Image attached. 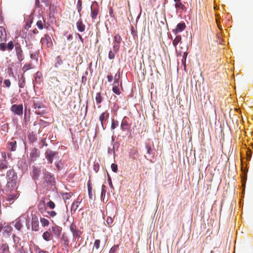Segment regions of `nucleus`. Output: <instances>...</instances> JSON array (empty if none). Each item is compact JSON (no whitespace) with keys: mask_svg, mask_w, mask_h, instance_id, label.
<instances>
[{"mask_svg":"<svg viewBox=\"0 0 253 253\" xmlns=\"http://www.w3.org/2000/svg\"><path fill=\"white\" fill-rule=\"evenodd\" d=\"M8 73L10 76L14 77V74H13V72H12V69H9Z\"/></svg>","mask_w":253,"mask_h":253,"instance_id":"e2e57ef3","label":"nucleus"},{"mask_svg":"<svg viewBox=\"0 0 253 253\" xmlns=\"http://www.w3.org/2000/svg\"><path fill=\"white\" fill-rule=\"evenodd\" d=\"M186 28L185 24L184 22L178 23L177 25L176 28L173 30V32L175 35L178 33L183 31Z\"/></svg>","mask_w":253,"mask_h":253,"instance_id":"dca6fc26","label":"nucleus"},{"mask_svg":"<svg viewBox=\"0 0 253 253\" xmlns=\"http://www.w3.org/2000/svg\"><path fill=\"white\" fill-rule=\"evenodd\" d=\"M129 127L130 125L128 123V122L127 120V117H125L123 118L121 124V129L124 131L127 130L129 128Z\"/></svg>","mask_w":253,"mask_h":253,"instance_id":"ddd939ff","label":"nucleus"},{"mask_svg":"<svg viewBox=\"0 0 253 253\" xmlns=\"http://www.w3.org/2000/svg\"><path fill=\"white\" fill-rule=\"evenodd\" d=\"M52 234L48 231H45L42 234V237L46 241H49L51 239Z\"/></svg>","mask_w":253,"mask_h":253,"instance_id":"cd10ccee","label":"nucleus"},{"mask_svg":"<svg viewBox=\"0 0 253 253\" xmlns=\"http://www.w3.org/2000/svg\"><path fill=\"white\" fill-rule=\"evenodd\" d=\"M71 196H72V194L71 193H66L64 197V199H68L71 197Z\"/></svg>","mask_w":253,"mask_h":253,"instance_id":"052dcab7","label":"nucleus"},{"mask_svg":"<svg viewBox=\"0 0 253 253\" xmlns=\"http://www.w3.org/2000/svg\"><path fill=\"white\" fill-rule=\"evenodd\" d=\"M100 241L99 240H96L94 243V248L98 250L99 248Z\"/></svg>","mask_w":253,"mask_h":253,"instance_id":"09e8293b","label":"nucleus"},{"mask_svg":"<svg viewBox=\"0 0 253 253\" xmlns=\"http://www.w3.org/2000/svg\"><path fill=\"white\" fill-rule=\"evenodd\" d=\"M40 156V152L38 149L34 148L31 152L30 157L31 161H35Z\"/></svg>","mask_w":253,"mask_h":253,"instance_id":"f8f14e48","label":"nucleus"},{"mask_svg":"<svg viewBox=\"0 0 253 253\" xmlns=\"http://www.w3.org/2000/svg\"><path fill=\"white\" fill-rule=\"evenodd\" d=\"M41 144L42 145V146L41 147H42L44 146H46L47 145V144L46 142V139L45 138L42 139L41 140Z\"/></svg>","mask_w":253,"mask_h":253,"instance_id":"6e6d98bb","label":"nucleus"},{"mask_svg":"<svg viewBox=\"0 0 253 253\" xmlns=\"http://www.w3.org/2000/svg\"><path fill=\"white\" fill-rule=\"evenodd\" d=\"M109 117V113L107 111L103 112L99 117V120L101 122V126L103 129H104L103 126V122L107 120Z\"/></svg>","mask_w":253,"mask_h":253,"instance_id":"4468645a","label":"nucleus"},{"mask_svg":"<svg viewBox=\"0 0 253 253\" xmlns=\"http://www.w3.org/2000/svg\"><path fill=\"white\" fill-rule=\"evenodd\" d=\"M9 247L7 244L0 245V253H9Z\"/></svg>","mask_w":253,"mask_h":253,"instance_id":"5701e85b","label":"nucleus"},{"mask_svg":"<svg viewBox=\"0 0 253 253\" xmlns=\"http://www.w3.org/2000/svg\"><path fill=\"white\" fill-rule=\"evenodd\" d=\"M13 230L12 227L9 224L3 226L2 233L4 236L9 235Z\"/></svg>","mask_w":253,"mask_h":253,"instance_id":"6ab92c4d","label":"nucleus"},{"mask_svg":"<svg viewBox=\"0 0 253 253\" xmlns=\"http://www.w3.org/2000/svg\"><path fill=\"white\" fill-rule=\"evenodd\" d=\"M32 32L34 34H37L38 33V31L36 29H35L34 30H33Z\"/></svg>","mask_w":253,"mask_h":253,"instance_id":"69168bd1","label":"nucleus"},{"mask_svg":"<svg viewBox=\"0 0 253 253\" xmlns=\"http://www.w3.org/2000/svg\"><path fill=\"white\" fill-rule=\"evenodd\" d=\"M34 67L32 63H29L28 64H25L23 67L22 70L24 72H26L29 69H33Z\"/></svg>","mask_w":253,"mask_h":253,"instance_id":"c756f323","label":"nucleus"},{"mask_svg":"<svg viewBox=\"0 0 253 253\" xmlns=\"http://www.w3.org/2000/svg\"><path fill=\"white\" fill-rule=\"evenodd\" d=\"M72 38V36L71 35H69L67 37V40H70Z\"/></svg>","mask_w":253,"mask_h":253,"instance_id":"774afa93","label":"nucleus"},{"mask_svg":"<svg viewBox=\"0 0 253 253\" xmlns=\"http://www.w3.org/2000/svg\"><path fill=\"white\" fill-rule=\"evenodd\" d=\"M77 27L79 32H82L85 30V26L81 19L78 20L76 23Z\"/></svg>","mask_w":253,"mask_h":253,"instance_id":"4be33fe9","label":"nucleus"},{"mask_svg":"<svg viewBox=\"0 0 253 253\" xmlns=\"http://www.w3.org/2000/svg\"><path fill=\"white\" fill-rule=\"evenodd\" d=\"M1 42L0 43V50L4 51H5L7 49V45L5 43V42Z\"/></svg>","mask_w":253,"mask_h":253,"instance_id":"ea45409f","label":"nucleus"},{"mask_svg":"<svg viewBox=\"0 0 253 253\" xmlns=\"http://www.w3.org/2000/svg\"><path fill=\"white\" fill-rule=\"evenodd\" d=\"M106 187L104 185H102L101 187V197L104 198L106 194Z\"/></svg>","mask_w":253,"mask_h":253,"instance_id":"37998d69","label":"nucleus"},{"mask_svg":"<svg viewBox=\"0 0 253 253\" xmlns=\"http://www.w3.org/2000/svg\"><path fill=\"white\" fill-rule=\"evenodd\" d=\"M29 139L31 142H34L36 140V138L34 135H30L29 137Z\"/></svg>","mask_w":253,"mask_h":253,"instance_id":"bf43d9fd","label":"nucleus"},{"mask_svg":"<svg viewBox=\"0 0 253 253\" xmlns=\"http://www.w3.org/2000/svg\"><path fill=\"white\" fill-rule=\"evenodd\" d=\"M119 246L118 245L113 246L109 251V253H116L117 251Z\"/></svg>","mask_w":253,"mask_h":253,"instance_id":"79ce46f5","label":"nucleus"},{"mask_svg":"<svg viewBox=\"0 0 253 253\" xmlns=\"http://www.w3.org/2000/svg\"><path fill=\"white\" fill-rule=\"evenodd\" d=\"M8 168L7 167V162H2L0 164V170H2L4 169H6Z\"/></svg>","mask_w":253,"mask_h":253,"instance_id":"c03bdc74","label":"nucleus"},{"mask_svg":"<svg viewBox=\"0 0 253 253\" xmlns=\"http://www.w3.org/2000/svg\"><path fill=\"white\" fill-rule=\"evenodd\" d=\"M119 126V122L117 120H115L114 119H113L112 120V124L111 126V128L112 129H114L117 127Z\"/></svg>","mask_w":253,"mask_h":253,"instance_id":"c9c22d12","label":"nucleus"},{"mask_svg":"<svg viewBox=\"0 0 253 253\" xmlns=\"http://www.w3.org/2000/svg\"><path fill=\"white\" fill-rule=\"evenodd\" d=\"M45 156L46 159L47 160L49 164H52L53 159H59L58 153L57 152L53 151L52 150L48 149L45 153Z\"/></svg>","mask_w":253,"mask_h":253,"instance_id":"f03ea898","label":"nucleus"},{"mask_svg":"<svg viewBox=\"0 0 253 253\" xmlns=\"http://www.w3.org/2000/svg\"><path fill=\"white\" fill-rule=\"evenodd\" d=\"M145 147H146V149L147 150V153L148 155H153V150L151 148V147L150 146V145H149V144L146 145Z\"/></svg>","mask_w":253,"mask_h":253,"instance_id":"58836bf2","label":"nucleus"},{"mask_svg":"<svg viewBox=\"0 0 253 253\" xmlns=\"http://www.w3.org/2000/svg\"><path fill=\"white\" fill-rule=\"evenodd\" d=\"M98 14V9L91 6V16L93 19H95L97 17Z\"/></svg>","mask_w":253,"mask_h":253,"instance_id":"393cba45","label":"nucleus"},{"mask_svg":"<svg viewBox=\"0 0 253 253\" xmlns=\"http://www.w3.org/2000/svg\"><path fill=\"white\" fill-rule=\"evenodd\" d=\"M40 170L34 167L33 169V177L34 179H38L40 174Z\"/></svg>","mask_w":253,"mask_h":253,"instance_id":"b1692460","label":"nucleus"},{"mask_svg":"<svg viewBox=\"0 0 253 253\" xmlns=\"http://www.w3.org/2000/svg\"><path fill=\"white\" fill-rule=\"evenodd\" d=\"M39 211L42 213L45 211L46 209L44 205V200H41L39 204L38 207Z\"/></svg>","mask_w":253,"mask_h":253,"instance_id":"bb28decb","label":"nucleus"},{"mask_svg":"<svg viewBox=\"0 0 253 253\" xmlns=\"http://www.w3.org/2000/svg\"><path fill=\"white\" fill-rule=\"evenodd\" d=\"M111 169L113 171L117 172L118 171V166L115 164H112L111 165Z\"/></svg>","mask_w":253,"mask_h":253,"instance_id":"3c124183","label":"nucleus"},{"mask_svg":"<svg viewBox=\"0 0 253 253\" xmlns=\"http://www.w3.org/2000/svg\"><path fill=\"white\" fill-rule=\"evenodd\" d=\"M19 193L17 191L15 192L14 193L8 195L6 198V201H8L10 203H13L14 201L18 198L19 197Z\"/></svg>","mask_w":253,"mask_h":253,"instance_id":"a211bd4d","label":"nucleus"},{"mask_svg":"<svg viewBox=\"0 0 253 253\" xmlns=\"http://www.w3.org/2000/svg\"><path fill=\"white\" fill-rule=\"evenodd\" d=\"M23 105L22 104H14L11 107V111L15 114L21 116L23 114Z\"/></svg>","mask_w":253,"mask_h":253,"instance_id":"0eeeda50","label":"nucleus"},{"mask_svg":"<svg viewBox=\"0 0 253 253\" xmlns=\"http://www.w3.org/2000/svg\"><path fill=\"white\" fill-rule=\"evenodd\" d=\"M43 180L44 182L50 185H53L55 182L53 175L48 171H45L44 172Z\"/></svg>","mask_w":253,"mask_h":253,"instance_id":"20e7f679","label":"nucleus"},{"mask_svg":"<svg viewBox=\"0 0 253 253\" xmlns=\"http://www.w3.org/2000/svg\"><path fill=\"white\" fill-rule=\"evenodd\" d=\"M9 149L11 151H14L16 149V141L15 140H12L11 142H8Z\"/></svg>","mask_w":253,"mask_h":253,"instance_id":"a878e982","label":"nucleus"},{"mask_svg":"<svg viewBox=\"0 0 253 253\" xmlns=\"http://www.w3.org/2000/svg\"><path fill=\"white\" fill-rule=\"evenodd\" d=\"M42 44H45L48 47L52 46L53 43L51 37L47 35H44V37L41 39Z\"/></svg>","mask_w":253,"mask_h":253,"instance_id":"9d476101","label":"nucleus"},{"mask_svg":"<svg viewBox=\"0 0 253 253\" xmlns=\"http://www.w3.org/2000/svg\"><path fill=\"white\" fill-rule=\"evenodd\" d=\"M7 40V35L5 29L0 26V42H6Z\"/></svg>","mask_w":253,"mask_h":253,"instance_id":"f3484780","label":"nucleus"},{"mask_svg":"<svg viewBox=\"0 0 253 253\" xmlns=\"http://www.w3.org/2000/svg\"><path fill=\"white\" fill-rule=\"evenodd\" d=\"M107 77L108 81L109 82H111L113 81V77L112 75H111V74L108 75Z\"/></svg>","mask_w":253,"mask_h":253,"instance_id":"680f3d73","label":"nucleus"},{"mask_svg":"<svg viewBox=\"0 0 253 253\" xmlns=\"http://www.w3.org/2000/svg\"><path fill=\"white\" fill-rule=\"evenodd\" d=\"M216 23H217V26H218L219 29L221 30L222 28H221V26H220L219 25V22L218 21V20L217 19L216 20Z\"/></svg>","mask_w":253,"mask_h":253,"instance_id":"0e129e2a","label":"nucleus"},{"mask_svg":"<svg viewBox=\"0 0 253 253\" xmlns=\"http://www.w3.org/2000/svg\"><path fill=\"white\" fill-rule=\"evenodd\" d=\"M82 0H78V2H77V7L78 11L80 13V16H81L80 12H81V11L82 10Z\"/></svg>","mask_w":253,"mask_h":253,"instance_id":"a19ab883","label":"nucleus"},{"mask_svg":"<svg viewBox=\"0 0 253 253\" xmlns=\"http://www.w3.org/2000/svg\"><path fill=\"white\" fill-rule=\"evenodd\" d=\"M115 52L114 51V50H113V51L112 50H110L109 52V55H108V57L110 59H113L115 58Z\"/></svg>","mask_w":253,"mask_h":253,"instance_id":"de8ad7c7","label":"nucleus"},{"mask_svg":"<svg viewBox=\"0 0 253 253\" xmlns=\"http://www.w3.org/2000/svg\"><path fill=\"white\" fill-rule=\"evenodd\" d=\"M95 100L97 104H100L102 101V97L100 92L97 93L95 96Z\"/></svg>","mask_w":253,"mask_h":253,"instance_id":"473e14b6","label":"nucleus"},{"mask_svg":"<svg viewBox=\"0 0 253 253\" xmlns=\"http://www.w3.org/2000/svg\"><path fill=\"white\" fill-rule=\"evenodd\" d=\"M87 185L89 197L90 199H92L93 198V194L92 193V186H91V184L89 181L88 182Z\"/></svg>","mask_w":253,"mask_h":253,"instance_id":"7c9ffc66","label":"nucleus"},{"mask_svg":"<svg viewBox=\"0 0 253 253\" xmlns=\"http://www.w3.org/2000/svg\"><path fill=\"white\" fill-rule=\"evenodd\" d=\"M51 231L53 234L58 237L61 234L62 228L55 224L51 227Z\"/></svg>","mask_w":253,"mask_h":253,"instance_id":"2eb2a0df","label":"nucleus"},{"mask_svg":"<svg viewBox=\"0 0 253 253\" xmlns=\"http://www.w3.org/2000/svg\"><path fill=\"white\" fill-rule=\"evenodd\" d=\"M122 41V38L119 35H116L114 37L113 49L115 52H117L120 48V44Z\"/></svg>","mask_w":253,"mask_h":253,"instance_id":"6e6552de","label":"nucleus"},{"mask_svg":"<svg viewBox=\"0 0 253 253\" xmlns=\"http://www.w3.org/2000/svg\"><path fill=\"white\" fill-rule=\"evenodd\" d=\"M14 46L15 44H14L13 42L11 41L7 44V49L8 51H11L13 49Z\"/></svg>","mask_w":253,"mask_h":253,"instance_id":"4c0bfd02","label":"nucleus"},{"mask_svg":"<svg viewBox=\"0 0 253 253\" xmlns=\"http://www.w3.org/2000/svg\"><path fill=\"white\" fill-rule=\"evenodd\" d=\"M25 79L24 75H22L20 80H19V86L20 88H23L25 86Z\"/></svg>","mask_w":253,"mask_h":253,"instance_id":"f704fd0d","label":"nucleus"},{"mask_svg":"<svg viewBox=\"0 0 253 253\" xmlns=\"http://www.w3.org/2000/svg\"><path fill=\"white\" fill-rule=\"evenodd\" d=\"M38 56L39 54L38 52L37 51L32 52L30 54V58L33 60H36L37 61L38 59Z\"/></svg>","mask_w":253,"mask_h":253,"instance_id":"e433bc0d","label":"nucleus"},{"mask_svg":"<svg viewBox=\"0 0 253 253\" xmlns=\"http://www.w3.org/2000/svg\"><path fill=\"white\" fill-rule=\"evenodd\" d=\"M181 42V37L180 35L176 36L172 42L173 45L176 47L178 43Z\"/></svg>","mask_w":253,"mask_h":253,"instance_id":"c85d7f7f","label":"nucleus"},{"mask_svg":"<svg viewBox=\"0 0 253 253\" xmlns=\"http://www.w3.org/2000/svg\"><path fill=\"white\" fill-rule=\"evenodd\" d=\"M40 221L42 224V225L43 227L47 226L49 224V221L45 218L41 217L40 218Z\"/></svg>","mask_w":253,"mask_h":253,"instance_id":"2f4dec72","label":"nucleus"},{"mask_svg":"<svg viewBox=\"0 0 253 253\" xmlns=\"http://www.w3.org/2000/svg\"><path fill=\"white\" fill-rule=\"evenodd\" d=\"M6 177L7 182L6 184V190L11 191L16 187L17 175L13 169H10L7 170Z\"/></svg>","mask_w":253,"mask_h":253,"instance_id":"f257e3e1","label":"nucleus"},{"mask_svg":"<svg viewBox=\"0 0 253 253\" xmlns=\"http://www.w3.org/2000/svg\"><path fill=\"white\" fill-rule=\"evenodd\" d=\"M37 26L38 27V28L40 30H42L43 29V24H42V22L41 20H39L37 21Z\"/></svg>","mask_w":253,"mask_h":253,"instance_id":"8fccbe9b","label":"nucleus"},{"mask_svg":"<svg viewBox=\"0 0 253 253\" xmlns=\"http://www.w3.org/2000/svg\"><path fill=\"white\" fill-rule=\"evenodd\" d=\"M175 7L177 11H179L180 10L181 11L186 10V7L184 6V4L182 3L181 1H179V2H175Z\"/></svg>","mask_w":253,"mask_h":253,"instance_id":"aec40b11","label":"nucleus"},{"mask_svg":"<svg viewBox=\"0 0 253 253\" xmlns=\"http://www.w3.org/2000/svg\"><path fill=\"white\" fill-rule=\"evenodd\" d=\"M80 204V202L78 200L73 203L71 208V212L72 214L75 213V211L78 210Z\"/></svg>","mask_w":253,"mask_h":253,"instance_id":"412c9836","label":"nucleus"},{"mask_svg":"<svg viewBox=\"0 0 253 253\" xmlns=\"http://www.w3.org/2000/svg\"><path fill=\"white\" fill-rule=\"evenodd\" d=\"M113 222V219L111 217H108L106 219V222L108 225H111Z\"/></svg>","mask_w":253,"mask_h":253,"instance_id":"5fc2aeb1","label":"nucleus"},{"mask_svg":"<svg viewBox=\"0 0 253 253\" xmlns=\"http://www.w3.org/2000/svg\"><path fill=\"white\" fill-rule=\"evenodd\" d=\"M39 219L36 216H33L32 218V230L37 231L39 230Z\"/></svg>","mask_w":253,"mask_h":253,"instance_id":"9b49d317","label":"nucleus"},{"mask_svg":"<svg viewBox=\"0 0 253 253\" xmlns=\"http://www.w3.org/2000/svg\"><path fill=\"white\" fill-rule=\"evenodd\" d=\"M56 61L54 65L56 68H58L63 63L62 60L60 56H58L56 57Z\"/></svg>","mask_w":253,"mask_h":253,"instance_id":"72a5a7b5","label":"nucleus"},{"mask_svg":"<svg viewBox=\"0 0 253 253\" xmlns=\"http://www.w3.org/2000/svg\"><path fill=\"white\" fill-rule=\"evenodd\" d=\"M34 108L35 110V113L37 115H42L45 113L44 111L42 109L44 108V106L42 103L39 102H34Z\"/></svg>","mask_w":253,"mask_h":253,"instance_id":"423d86ee","label":"nucleus"},{"mask_svg":"<svg viewBox=\"0 0 253 253\" xmlns=\"http://www.w3.org/2000/svg\"><path fill=\"white\" fill-rule=\"evenodd\" d=\"M62 240L64 242L65 245H67L68 244L69 240L64 234L62 235Z\"/></svg>","mask_w":253,"mask_h":253,"instance_id":"603ef678","label":"nucleus"},{"mask_svg":"<svg viewBox=\"0 0 253 253\" xmlns=\"http://www.w3.org/2000/svg\"><path fill=\"white\" fill-rule=\"evenodd\" d=\"M70 230L72 232H73L74 231L76 230L77 229L76 225L73 223L71 224V225H70Z\"/></svg>","mask_w":253,"mask_h":253,"instance_id":"4d7b16f0","label":"nucleus"},{"mask_svg":"<svg viewBox=\"0 0 253 253\" xmlns=\"http://www.w3.org/2000/svg\"><path fill=\"white\" fill-rule=\"evenodd\" d=\"M119 78H120V73H119L118 76H117V74H116L114 77V82L113 84V92L117 95H120L121 94V91L119 88Z\"/></svg>","mask_w":253,"mask_h":253,"instance_id":"39448f33","label":"nucleus"},{"mask_svg":"<svg viewBox=\"0 0 253 253\" xmlns=\"http://www.w3.org/2000/svg\"><path fill=\"white\" fill-rule=\"evenodd\" d=\"M3 83L7 87H9L11 85V82L9 80H5Z\"/></svg>","mask_w":253,"mask_h":253,"instance_id":"864d4df0","label":"nucleus"},{"mask_svg":"<svg viewBox=\"0 0 253 253\" xmlns=\"http://www.w3.org/2000/svg\"><path fill=\"white\" fill-rule=\"evenodd\" d=\"M47 212L51 217H54L57 214L55 211H48Z\"/></svg>","mask_w":253,"mask_h":253,"instance_id":"13d9d810","label":"nucleus"},{"mask_svg":"<svg viewBox=\"0 0 253 253\" xmlns=\"http://www.w3.org/2000/svg\"><path fill=\"white\" fill-rule=\"evenodd\" d=\"M47 206L50 209H53L55 207V205L53 202L50 200L46 204Z\"/></svg>","mask_w":253,"mask_h":253,"instance_id":"a18cd8bd","label":"nucleus"},{"mask_svg":"<svg viewBox=\"0 0 253 253\" xmlns=\"http://www.w3.org/2000/svg\"><path fill=\"white\" fill-rule=\"evenodd\" d=\"M15 50L18 60L20 62L23 61L24 59V55L20 43L17 42L15 44Z\"/></svg>","mask_w":253,"mask_h":253,"instance_id":"7ed1b4c3","label":"nucleus"},{"mask_svg":"<svg viewBox=\"0 0 253 253\" xmlns=\"http://www.w3.org/2000/svg\"><path fill=\"white\" fill-rule=\"evenodd\" d=\"M25 218L20 216L17 219H16L13 222L14 223V227L18 231H20L23 227V221H24Z\"/></svg>","mask_w":253,"mask_h":253,"instance_id":"1a4fd4ad","label":"nucleus"},{"mask_svg":"<svg viewBox=\"0 0 253 253\" xmlns=\"http://www.w3.org/2000/svg\"><path fill=\"white\" fill-rule=\"evenodd\" d=\"M56 166L58 170H60L61 168L59 163L56 164Z\"/></svg>","mask_w":253,"mask_h":253,"instance_id":"338daca9","label":"nucleus"},{"mask_svg":"<svg viewBox=\"0 0 253 253\" xmlns=\"http://www.w3.org/2000/svg\"><path fill=\"white\" fill-rule=\"evenodd\" d=\"M74 237L77 238L80 236L82 234V232L79 230H76L73 232H72Z\"/></svg>","mask_w":253,"mask_h":253,"instance_id":"49530a36","label":"nucleus"}]
</instances>
